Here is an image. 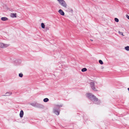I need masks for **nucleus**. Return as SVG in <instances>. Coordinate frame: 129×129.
Instances as JSON below:
<instances>
[{"label": "nucleus", "instance_id": "9b49d317", "mask_svg": "<svg viewBox=\"0 0 129 129\" xmlns=\"http://www.w3.org/2000/svg\"><path fill=\"white\" fill-rule=\"evenodd\" d=\"M8 19L6 17H2L1 18V20L3 21H6L8 20Z\"/></svg>", "mask_w": 129, "mask_h": 129}, {"label": "nucleus", "instance_id": "f8f14e48", "mask_svg": "<svg viewBox=\"0 0 129 129\" xmlns=\"http://www.w3.org/2000/svg\"><path fill=\"white\" fill-rule=\"evenodd\" d=\"M11 16L12 17H16V14L15 13H11Z\"/></svg>", "mask_w": 129, "mask_h": 129}, {"label": "nucleus", "instance_id": "b1692460", "mask_svg": "<svg viewBox=\"0 0 129 129\" xmlns=\"http://www.w3.org/2000/svg\"><path fill=\"white\" fill-rule=\"evenodd\" d=\"M88 119L87 118H86V120H85V121H87L88 120Z\"/></svg>", "mask_w": 129, "mask_h": 129}, {"label": "nucleus", "instance_id": "2eb2a0df", "mask_svg": "<svg viewBox=\"0 0 129 129\" xmlns=\"http://www.w3.org/2000/svg\"><path fill=\"white\" fill-rule=\"evenodd\" d=\"M30 104L33 106L34 107H36V103H31Z\"/></svg>", "mask_w": 129, "mask_h": 129}, {"label": "nucleus", "instance_id": "5701e85b", "mask_svg": "<svg viewBox=\"0 0 129 129\" xmlns=\"http://www.w3.org/2000/svg\"><path fill=\"white\" fill-rule=\"evenodd\" d=\"M126 17L128 19H129V16H128V15H126Z\"/></svg>", "mask_w": 129, "mask_h": 129}, {"label": "nucleus", "instance_id": "a211bd4d", "mask_svg": "<svg viewBox=\"0 0 129 129\" xmlns=\"http://www.w3.org/2000/svg\"><path fill=\"white\" fill-rule=\"evenodd\" d=\"M41 26L43 28H45V25L43 23H42L41 24Z\"/></svg>", "mask_w": 129, "mask_h": 129}, {"label": "nucleus", "instance_id": "4468645a", "mask_svg": "<svg viewBox=\"0 0 129 129\" xmlns=\"http://www.w3.org/2000/svg\"><path fill=\"white\" fill-rule=\"evenodd\" d=\"M49 101V99L47 98H45L43 99V101L45 102H47Z\"/></svg>", "mask_w": 129, "mask_h": 129}, {"label": "nucleus", "instance_id": "4be33fe9", "mask_svg": "<svg viewBox=\"0 0 129 129\" xmlns=\"http://www.w3.org/2000/svg\"><path fill=\"white\" fill-rule=\"evenodd\" d=\"M118 33L122 35L123 36H124V35H123V33L119 31H118Z\"/></svg>", "mask_w": 129, "mask_h": 129}, {"label": "nucleus", "instance_id": "20e7f679", "mask_svg": "<svg viewBox=\"0 0 129 129\" xmlns=\"http://www.w3.org/2000/svg\"><path fill=\"white\" fill-rule=\"evenodd\" d=\"M90 86L92 89L94 91H97V90L95 87L94 83L93 82H91L90 83Z\"/></svg>", "mask_w": 129, "mask_h": 129}, {"label": "nucleus", "instance_id": "a878e982", "mask_svg": "<svg viewBox=\"0 0 129 129\" xmlns=\"http://www.w3.org/2000/svg\"><path fill=\"white\" fill-rule=\"evenodd\" d=\"M90 40L91 41H93V40H92V39H90Z\"/></svg>", "mask_w": 129, "mask_h": 129}, {"label": "nucleus", "instance_id": "423d86ee", "mask_svg": "<svg viewBox=\"0 0 129 129\" xmlns=\"http://www.w3.org/2000/svg\"><path fill=\"white\" fill-rule=\"evenodd\" d=\"M36 107L40 109H43L44 107L43 105L42 104L36 103Z\"/></svg>", "mask_w": 129, "mask_h": 129}, {"label": "nucleus", "instance_id": "1a4fd4ad", "mask_svg": "<svg viewBox=\"0 0 129 129\" xmlns=\"http://www.w3.org/2000/svg\"><path fill=\"white\" fill-rule=\"evenodd\" d=\"M24 114L23 111L22 110H21L20 113V118H22L23 117Z\"/></svg>", "mask_w": 129, "mask_h": 129}, {"label": "nucleus", "instance_id": "393cba45", "mask_svg": "<svg viewBox=\"0 0 129 129\" xmlns=\"http://www.w3.org/2000/svg\"><path fill=\"white\" fill-rule=\"evenodd\" d=\"M127 89H128V91L129 92V88H127Z\"/></svg>", "mask_w": 129, "mask_h": 129}, {"label": "nucleus", "instance_id": "aec40b11", "mask_svg": "<svg viewBox=\"0 0 129 129\" xmlns=\"http://www.w3.org/2000/svg\"><path fill=\"white\" fill-rule=\"evenodd\" d=\"M99 62L101 64H102L103 63V62L101 60H99Z\"/></svg>", "mask_w": 129, "mask_h": 129}, {"label": "nucleus", "instance_id": "7ed1b4c3", "mask_svg": "<svg viewBox=\"0 0 129 129\" xmlns=\"http://www.w3.org/2000/svg\"><path fill=\"white\" fill-rule=\"evenodd\" d=\"M57 0L58 1L59 3L60 4L62 7L65 8L67 7V5L64 1V0Z\"/></svg>", "mask_w": 129, "mask_h": 129}, {"label": "nucleus", "instance_id": "6ab92c4d", "mask_svg": "<svg viewBox=\"0 0 129 129\" xmlns=\"http://www.w3.org/2000/svg\"><path fill=\"white\" fill-rule=\"evenodd\" d=\"M19 76L20 77L22 78L23 76V74L22 73H19Z\"/></svg>", "mask_w": 129, "mask_h": 129}, {"label": "nucleus", "instance_id": "ddd939ff", "mask_svg": "<svg viewBox=\"0 0 129 129\" xmlns=\"http://www.w3.org/2000/svg\"><path fill=\"white\" fill-rule=\"evenodd\" d=\"M11 94V93H10V92H7L5 93V95H3L4 96H9Z\"/></svg>", "mask_w": 129, "mask_h": 129}, {"label": "nucleus", "instance_id": "dca6fc26", "mask_svg": "<svg viewBox=\"0 0 129 129\" xmlns=\"http://www.w3.org/2000/svg\"><path fill=\"white\" fill-rule=\"evenodd\" d=\"M124 49L127 51H129V46H127L124 47Z\"/></svg>", "mask_w": 129, "mask_h": 129}, {"label": "nucleus", "instance_id": "412c9836", "mask_svg": "<svg viewBox=\"0 0 129 129\" xmlns=\"http://www.w3.org/2000/svg\"><path fill=\"white\" fill-rule=\"evenodd\" d=\"M114 20L116 22H118L119 21V20L118 19L116 18H115Z\"/></svg>", "mask_w": 129, "mask_h": 129}, {"label": "nucleus", "instance_id": "6e6552de", "mask_svg": "<svg viewBox=\"0 0 129 129\" xmlns=\"http://www.w3.org/2000/svg\"><path fill=\"white\" fill-rule=\"evenodd\" d=\"M58 12L62 16H64V12L61 9H60L58 11Z\"/></svg>", "mask_w": 129, "mask_h": 129}, {"label": "nucleus", "instance_id": "f3484780", "mask_svg": "<svg viewBox=\"0 0 129 129\" xmlns=\"http://www.w3.org/2000/svg\"><path fill=\"white\" fill-rule=\"evenodd\" d=\"M87 71V69L85 68L82 69L81 70V71L82 72H85Z\"/></svg>", "mask_w": 129, "mask_h": 129}, {"label": "nucleus", "instance_id": "f257e3e1", "mask_svg": "<svg viewBox=\"0 0 129 129\" xmlns=\"http://www.w3.org/2000/svg\"><path fill=\"white\" fill-rule=\"evenodd\" d=\"M86 96L89 100L93 102L95 104L98 105L101 103L100 100H99L95 96L91 93H86Z\"/></svg>", "mask_w": 129, "mask_h": 129}, {"label": "nucleus", "instance_id": "f03ea898", "mask_svg": "<svg viewBox=\"0 0 129 129\" xmlns=\"http://www.w3.org/2000/svg\"><path fill=\"white\" fill-rule=\"evenodd\" d=\"M62 104L56 105L53 109V113L57 115H59L60 113V108L62 107Z\"/></svg>", "mask_w": 129, "mask_h": 129}, {"label": "nucleus", "instance_id": "39448f33", "mask_svg": "<svg viewBox=\"0 0 129 129\" xmlns=\"http://www.w3.org/2000/svg\"><path fill=\"white\" fill-rule=\"evenodd\" d=\"M9 46V45L8 44H5L0 42V48H4L6 47Z\"/></svg>", "mask_w": 129, "mask_h": 129}, {"label": "nucleus", "instance_id": "0eeeda50", "mask_svg": "<svg viewBox=\"0 0 129 129\" xmlns=\"http://www.w3.org/2000/svg\"><path fill=\"white\" fill-rule=\"evenodd\" d=\"M14 62L16 64H19L21 62V60L20 59H16L14 60Z\"/></svg>", "mask_w": 129, "mask_h": 129}, {"label": "nucleus", "instance_id": "9d476101", "mask_svg": "<svg viewBox=\"0 0 129 129\" xmlns=\"http://www.w3.org/2000/svg\"><path fill=\"white\" fill-rule=\"evenodd\" d=\"M68 11L69 12H70L71 13H72L73 12V10L71 8H69L67 9Z\"/></svg>", "mask_w": 129, "mask_h": 129}]
</instances>
